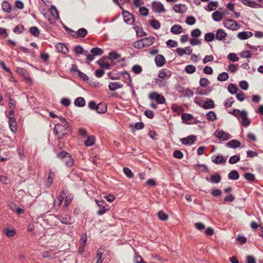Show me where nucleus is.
<instances>
[{"mask_svg":"<svg viewBox=\"0 0 263 263\" xmlns=\"http://www.w3.org/2000/svg\"><path fill=\"white\" fill-rule=\"evenodd\" d=\"M227 159L224 158L222 155L219 154L217 156L213 157L212 162L216 164L224 163L226 162Z\"/></svg>","mask_w":263,"mask_h":263,"instance_id":"19","label":"nucleus"},{"mask_svg":"<svg viewBox=\"0 0 263 263\" xmlns=\"http://www.w3.org/2000/svg\"><path fill=\"white\" fill-rule=\"evenodd\" d=\"M149 24L154 29H158L161 26L159 22L155 19L149 20Z\"/></svg>","mask_w":263,"mask_h":263,"instance_id":"34","label":"nucleus"},{"mask_svg":"<svg viewBox=\"0 0 263 263\" xmlns=\"http://www.w3.org/2000/svg\"><path fill=\"white\" fill-rule=\"evenodd\" d=\"M214 135L221 141H227L230 138V135L224 132L223 130L217 129Z\"/></svg>","mask_w":263,"mask_h":263,"instance_id":"9","label":"nucleus"},{"mask_svg":"<svg viewBox=\"0 0 263 263\" xmlns=\"http://www.w3.org/2000/svg\"><path fill=\"white\" fill-rule=\"evenodd\" d=\"M227 147L231 148H236L239 147L241 145V143L236 139H233L226 143Z\"/></svg>","mask_w":263,"mask_h":263,"instance_id":"23","label":"nucleus"},{"mask_svg":"<svg viewBox=\"0 0 263 263\" xmlns=\"http://www.w3.org/2000/svg\"><path fill=\"white\" fill-rule=\"evenodd\" d=\"M197 140V137L195 135H190L185 138L180 139L182 144L185 145H191Z\"/></svg>","mask_w":263,"mask_h":263,"instance_id":"11","label":"nucleus"},{"mask_svg":"<svg viewBox=\"0 0 263 263\" xmlns=\"http://www.w3.org/2000/svg\"><path fill=\"white\" fill-rule=\"evenodd\" d=\"M185 71L188 74H192L196 71V67L193 65H188L184 68Z\"/></svg>","mask_w":263,"mask_h":263,"instance_id":"49","label":"nucleus"},{"mask_svg":"<svg viewBox=\"0 0 263 263\" xmlns=\"http://www.w3.org/2000/svg\"><path fill=\"white\" fill-rule=\"evenodd\" d=\"M72 129L69 123L61 124L58 123L53 128V132L58 136L59 140L63 139L64 136L71 133Z\"/></svg>","mask_w":263,"mask_h":263,"instance_id":"1","label":"nucleus"},{"mask_svg":"<svg viewBox=\"0 0 263 263\" xmlns=\"http://www.w3.org/2000/svg\"><path fill=\"white\" fill-rule=\"evenodd\" d=\"M25 29L24 26L22 25H17L13 29V31L15 33L20 34L23 32Z\"/></svg>","mask_w":263,"mask_h":263,"instance_id":"52","label":"nucleus"},{"mask_svg":"<svg viewBox=\"0 0 263 263\" xmlns=\"http://www.w3.org/2000/svg\"><path fill=\"white\" fill-rule=\"evenodd\" d=\"M121 74L123 76V78L125 80H128L127 84L128 85H130V84L132 83V79L129 72L127 71H124L123 72H122Z\"/></svg>","mask_w":263,"mask_h":263,"instance_id":"59","label":"nucleus"},{"mask_svg":"<svg viewBox=\"0 0 263 263\" xmlns=\"http://www.w3.org/2000/svg\"><path fill=\"white\" fill-rule=\"evenodd\" d=\"M96 202L99 208L97 211L98 215H102L110 209V206L104 200H96Z\"/></svg>","mask_w":263,"mask_h":263,"instance_id":"5","label":"nucleus"},{"mask_svg":"<svg viewBox=\"0 0 263 263\" xmlns=\"http://www.w3.org/2000/svg\"><path fill=\"white\" fill-rule=\"evenodd\" d=\"M229 78V74L226 72H222L219 73L217 77V79L219 81H225Z\"/></svg>","mask_w":263,"mask_h":263,"instance_id":"47","label":"nucleus"},{"mask_svg":"<svg viewBox=\"0 0 263 263\" xmlns=\"http://www.w3.org/2000/svg\"><path fill=\"white\" fill-rule=\"evenodd\" d=\"M142 40L140 39L138 41L134 42L133 44V46L134 48L137 49H141L144 47V45L142 42Z\"/></svg>","mask_w":263,"mask_h":263,"instance_id":"50","label":"nucleus"},{"mask_svg":"<svg viewBox=\"0 0 263 263\" xmlns=\"http://www.w3.org/2000/svg\"><path fill=\"white\" fill-rule=\"evenodd\" d=\"M123 171L125 175L128 178H131L134 176V174L132 172V170L127 167H124L123 168Z\"/></svg>","mask_w":263,"mask_h":263,"instance_id":"54","label":"nucleus"},{"mask_svg":"<svg viewBox=\"0 0 263 263\" xmlns=\"http://www.w3.org/2000/svg\"><path fill=\"white\" fill-rule=\"evenodd\" d=\"M96 63L99 65L102 68H106L107 69H109L110 66V65L107 62H104V60L100 59L96 62Z\"/></svg>","mask_w":263,"mask_h":263,"instance_id":"41","label":"nucleus"},{"mask_svg":"<svg viewBox=\"0 0 263 263\" xmlns=\"http://www.w3.org/2000/svg\"><path fill=\"white\" fill-rule=\"evenodd\" d=\"M103 253H104L103 249H102L101 248H99L97 250V257L98 258L97 260H100L102 262L103 261V260H104V258H103Z\"/></svg>","mask_w":263,"mask_h":263,"instance_id":"58","label":"nucleus"},{"mask_svg":"<svg viewBox=\"0 0 263 263\" xmlns=\"http://www.w3.org/2000/svg\"><path fill=\"white\" fill-rule=\"evenodd\" d=\"M56 157L58 159L61 160L65 165L68 167L73 166L74 163V159L71 155L64 151L57 153Z\"/></svg>","mask_w":263,"mask_h":263,"instance_id":"2","label":"nucleus"},{"mask_svg":"<svg viewBox=\"0 0 263 263\" xmlns=\"http://www.w3.org/2000/svg\"><path fill=\"white\" fill-rule=\"evenodd\" d=\"M206 119L209 121H214L217 119V115L214 111H210L206 114Z\"/></svg>","mask_w":263,"mask_h":263,"instance_id":"39","label":"nucleus"},{"mask_svg":"<svg viewBox=\"0 0 263 263\" xmlns=\"http://www.w3.org/2000/svg\"><path fill=\"white\" fill-rule=\"evenodd\" d=\"M183 31V28L179 25H174L171 28V32L174 34H180Z\"/></svg>","mask_w":263,"mask_h":263,"instance_id":"27","label":"nucleus"},{"mask_svg":"<svg viewBox=\"0 0 263 263\" xmlns=\"http://www.w3.org/2000/svg\"><path fill=\"white\" fill-rule=\"evenodd\" d=\"M155 82L157 84L159 87L163 88L166 86L167 82L162 79L156 78Z\"/></svg>","mask_w":263,"mask_h":263,"instance_id":"55","label":"nucleus"},{"mask_svg":"<svg viewBox=\"0 0 263 263\" xmlns=\"http://www.w3.org/2000/svg\"><path fill=\"white\" fill-rule=\"evenodd\" d=\"M55 176L54 172H53L51 170H49V173L48 176L47 177V180L46 183V186L47 187H49L51 185V184L53 183V178Z\"/></svg>","mask_w":263,"mask_h":263,"instance_id":"26","label":"nucleus"},{"mask_svg":"<svg viewBox=\"0 0 263 263\" xmlns=\"http://www.w3.org/2000/svg\"><path fill=\"white\" fill-rule=\"evenodd\" d=\"M227 34L224 31L221 29H218L217 30L215 36V39L218 41H224Z\"/></svg>","mask_w":263,"mask_h":263,"instance_id":"17","label":"nucleus"},{"mask_svg":"<svg viewBox=\"0 0 263 263\" xmlns=\"http://www.w3.org/2000/svg\"><path fill=\"white\" fill-rule=\"evenodd\" d=\"M172 76V72L170 70L166 69H161L158 73V77L161 79L170 78Z\"/></svg>","mask_w":263,"mask_h":263,"instance_id":"18","label":"nucleus"},{"mask_svg":"<svg viewBox=\"0 0 263 263\" xmlns=\"http://www.w3.org/2000/svg\"><path fill=\"white\" fill-rule=\"evenodd\" d=\"M148 98L152 100H155L156 102L159 104H164L165 101V99L163 96L156 92L150 93Z\"/></svg>","mask_w":263,"mask_h":263,"instance_id":"7","label":"nucleus"},{"mask_svg":"<svg viewBox=\"0 0 263 263\" xmlns=\"http://www.w3.org/2000/svg\"><path fill=\"white\" fill-rule=\"evenodd\" d=\"M246 6L254 8H263V1H259L260 3H256V1H241Z\"/></svg>","mask_w":263,"mask_h":263,"instance_id":"12","label":"nucleus"},{"mask_svg":"<svg viewBox=\"0 0 263 263\" xmlns=\"http://www.w3.org/2000/svg\"><path fill=\"white\" fill-rule=\"evenodd\" d=\"M228 90L230 93L235 95L237 92L238 88L235 84L231 83L229 84Z\"/></svg>","mask_w":263,"mask_h":263,"instance_id":"44","label":"nucleus"},{"mask_svg":"<svg viewBox=\"0 0 263 263\" xmlns=\"http://www.w3.org/2000/svg\"><path fill=\"white\" fill-rule=\"evenodd\" d=\"M158 218L162 221H166L168 219V216L162 211H160L157 213Z\"/></svg>","mask_w":263,"mask_h":263,"instance_id":"46","label":"nucleus"},{"mask_svg":"<svg viewBox=\"0 0 263 263\" xmlns=\"http://www.w3.org/2000/svg\"><path fill=\"white\" fill-rule=\"evenodd\" d=\"M2 7L3 10L5 12L9 13L11 11V6L8 1H3L2 4Z\"/></svg>","mask_w":263,"mask_h":263,"instance_id":"36","label":"nucleus"},{"mask_svg":"<svg viewBox=\"0 0 263 263\" xmlns=\"http://www.w3.org/2000/svg\"><path fill=\"white\" fill-rule=\"evenodd\" d=\"M16 72L17 73L22 76L26 80L31 81V79L29 76V74L25 68L22 67H17L16 68Z\"/></svg>","mask_w":263,"mask_h":263,"instance_id":"15","label":"nucleus"},{"mask_svg":"<svg viewBox=\"0 0 263 263\" xmlns=\"http://www.w3.org/2000/svg\"><path fill=\"white\" fill-rule=\"evenodd\" d=\"M185 23L189 25H193L196 23V19L193 16H189L186 17Z\"/></svg>","mask_w":263,"mask_h":263,"instance_id":"60","label":"nucleus"},{"mask_svg":"<svg viewBox=\"0 0 263 263\" xmlns=\"http://www.w3.org/2000/svg\"><path fill=\"white\" fill-rule=\"evenodd\" d=\"M73 51L79 54H85V51L84 50L83 48L81 45H77L74 47Z\"/></svg>","mask_w":263,"mask_h":263,"instance_id":"53","label":"nucleus"},{"mask_svg":"<svg viewBox=\"0 0 263 263\" xmlns=\"http://www.w3.org/2000/svg\"><path fill=\"white\" fill-rule=\"evenodd\" d=\"M218 6V1H209L208 5L205 9L208 11H211L215 10Z\"/></svg>","mask_w":263,"mask_h":263,"instance_id":"29","label":"nucleus"},{"mask_svg":"<svg viewBox=\"0 0 263 263\" xmlns=\"http://www.w3.org/2000/svg\"><path fill=\"white\" fill-rule=\"evenodd\" d=\"M227 58L232 61V62H237L239 60V58L237 56V55L234 53H231L228 55Z\"/></svg>","mask_w":263,"mask_h":263,"instance_id":"64","label":"nucleus"},{"mask_svg":"<svg viewBox=\"0 0 263 263\" xmlns=\"http://www.w3.org/2000/svg\"><path fill=\"white\" fill-rule=\"evenodd\" d=\"M73 196L71 194H68L65 198L64 202V206L67 207L72 201L73 199Z\"/></svg>","mask_w":263,"mask_h":263,"instance_id":"57","label":"nucleus"},{"mask_svg":"<svg viewBox=\"0 0 263 263\" xmlns=\"http://www.w3.org/2000/svg\"><path fill=\"white\" fill-rule=\"evenodd\" d=\"M107 105L104 102H101L98 104L96 110L98 114H103L107 111Z\"/></svg>","mask_w":263,"mask_h":263,"instance_id":"25","label":"nucleus"},{"mask_svg":"<svg viewBox=\"0 0 263 263\" xmlns=\"http://www.w3.org/2000/svg\"><path fill=\"white\" fill-rule=\"evenodd\" d=\"M223 25L227 28L233 31L237 30L240 28V25L235 21L230 18H228L224 21Z\"/></svg>","mask_w":263,"mask_h":263,"instance_id":"6","label":"nucleus"},{"mask_svg":"<svg viewBox=\"0 0 263 263\" xmlns=\"http://www.w3.org/2000/svg\"><path fill=\"white\" fill-rule=\"evenodd\" d=\"M85 100L82 97H78L76 98L74 101V104L77 107H82L85 105Z\"/></svg>","mask_w":263,"mask_h":263,"instance_id":"33","label":"nucleus"},{"mask_svg":"<svg viewBox=\"0 0 263 263\" xmlns=\"http://www.w3.org/2000/svg\"><path fill=\"white\" fill-rule=\"evenodd\" d=\"M212 16L215 22H220L222 18V14L219 11H216L213 13Z\"/></svg>","mask_w":263,"mask_h":263,"instance_id":"35","label":"nucleus"},{"mask_svg":"<svg viewBox=\"0 0 263 263\" xmlns=\"http://www.w3.org/2000/svg\"><path fill=\"white\" fill-rule=\"evenodd\" d=\"M228 177L230 180H236L239 179V174L237 171L233 170L229 173Z\"/></svg>","mask_w":263,"mask_h":263,"instance_id":"32","label":"nucleus"},{"mask_svg":"<svg viewBox=\"0 0 263 263\" xmlns=\"http://www.w3.org/2000/svg\"><path fill=\"white\" fill-rule=\"evenodd\" d=\"M191 34L193 37H198L201 35V31L199 29L196 28L191 31Z\"/></svg>","mask_w":263,"mask_h":263,"instance_id":"63","label":"nucleus"},{"mask_svg":"<svg viewBox=\"0 0 263 263\" xmlns=\"http://www.w3.org/2000/svg\"><path fill=\"white\" fill-rule=\"evenodd\" d=\"M95 143V137L94 136H88L84 142L85 145L90 146L93 145Z\"/></svg>","mask_w":263,"mask_h":263,"instance_id":"38","label":"nucleus"},{"mask_svg":"<svg viewBox=\"0 0 263 263\" xmlns=\"http://www.w3.org/2000/svg\"><path fill=\"white\" fill-rule=\"evenodd\" d=\"M243 176L249 182H254L255 180V175L251 173H246L244 174Z\"/></svg>","mask_w":263,"mask_h":263,"instance_id":"48","label":"nucleus"},{"mask_svg":"<svg viewBox=\"0 0 263 263\" xmlns=\"http://www.w3.org/2000/svg\"><path fill=\"white\" fill-rule=\"evenodd\" d=\"M194 119V116L190 114H183L181 115V119L186 124Z\"/></svg>","mask_w":263,"mask_h":263,"instance_id":"37","label":"nucleus"},{"mask_svg":"<svg viewBox=\"0 0 263 263\" xmlns=\"http://www.w3.org/2000/svg\"><path fill=\"white\" fill-rule=\"evenodd\" d=\"M142 42L144 45V47H148L152 45L155 40V38L154 36H150V37H145L144 39H142Z\"/></svg>","mask_w":263,"mask_h":263,"instance_id":"30","label":"nucleus"},{"mask_svg":"<svg viewBox=\"0 0 263 263\" xmlns=\"http://www.w3.org/2000/svg\"><path fill=\"white\" fill-rule=\"evenodd\" d=\"M194 168L196 171L204 172V173H208L209 170L206 166L205 164H196L194 165Z\"/></svg>","mask_w":263,"mask_h":263,"instance_id":"31","label":"nucleus"},{"mask_svg":"<svg viewBox=\"0 0 263 263\" xmlns=\"http://www.w3.org/2000/svg\"><path fill=\"white\" fill-rule=\"evenodd\" d=\"M116 5L119 6L121 9H122V14L123 17L124 21L125 23L131 25L133 24L134 21L133 15L128 12L127 11L123 9L122 5L124 4V3H122L123 1H114Z\"/></svg>","mask_w":263,"mask_h":263,"instance_id":"3","label":"nucleus"},{"mask_svg":"<svg viewBox=\"0 0 263 263\" xmlns=\"http://www.w3.org/2000/svg\"><path fill=\"white\" fill-rule=\"evenodd\" d=\"M155 62L157 67H161L165 64L166 60L163 55L158 54L155 58Z\"/></svg>","mask_w":263,"mask_h":263,"instance_id":"14","label":"nucleus"},{"mask_svg":"<svg viewBox=\"0 0 263 263\" xmlns=\"http://www.w3.org/2000/svg\"><path fill=\"white\" fill-rule=\"evenodd\" d=\"M187 7L185 5L182 4H175L173 7V10L177 13H183L187 10Z\"/></svg>","mask_w":263,"mask_h":263,"instance_id":"16","label":"nucleus"},{"mask_svg":"<svg viewBox=\"0 0 263 263\" xmlns=\"http://www.w3.org/2000/svg\"><path fill=\"white\" fill-rule=\"evenodd\" d=\"M29 32L34 36L38 37L40 33V31L37 27L32 26L29 28Z\"/></svg>","mask_w":263,"mask_h":263,"instance_id":"42","label":"nucleus"},{"mask_svg":"<svg viewBox=\"0 0 263 263\" xmlns=\"http://www.w3.org/2000/svg\"><path fill=\"white\" fill-rule=\"evenodd\" d=\"M152 7L153 10L156 13H161L165 11L164 5L158 1H153Z\"/></svg>","mask_w":263,"mask_h":263,"instance_id":"8","label":"nucleus"},{"mask_svg":"<svg viewBox=\"0 0 263 263\" xmlns=\"http://www.w3.org/2000/svg\"><path fill=\"white\" fill-rule=\"evenodd\" d=\"M88 51H85V55L86 56V60L89 62H91L94 59V57L101 55L104 51L102 49L99 47H94L91 49V54H88Z\"/></svg>","mask_w":263,"mask_h":263,"instance_id":"4","label":"nucleus"},{"mask_svg":"<svg viewBox=\"0 0 263 263\" xmlns=\"http://www.w3.org/2000/svg\"><path fill=\"white\" fill-rule=\"evenodd\" d=\"M56 49L59 52H62L64 54H67L69 52L68 48L66 46V45L62 43H59L57 44L55 46Z\"/></svg>","mask_w":263,"mask_h":263,"instance_id":"21","label":"nucleus"},{"mask_svg":"<svg viewBox=\"0 0 263 263\" xmlns=\"http://www.w3.org/2000/svg\"><path fill=\"white\" fill-rule=\"evenodd\" d=\"M123 87V85L118 82H110L108 85V88L110 91H115Z\"/></svg>","mask_w":263,"mask_h":263,"instance_id":"24","label":"nucleus"},{"mask_svg":"<svg viewBox=\"0 0 263 263\" xmlns=\"http://www.w3.org/2000/svg\"><path fill=\"white\" fill-rule=\"evenodd\" d=\"M210 83V82L209 80L205 78H202L200 79L199 81V84L200 86L201 87H206L208 85H209Z\"/></svg>","mask_w":263,"mask_h":263,"instance_id":"56","label":"nucleus"},{"mask_svg":"<svg viewBox=\"0 0 263 263\" xmlns=\"http://www.w3.org/2000/svg\"><path fill=\"white\" fill-rule=\"evenodd\" d=\"M197 98H195L194 99V102L199 105V106L202 107L204 109H209L213 108L215 107V104L214 102V101L212 99H208L205 102V103L202 104L201 103H197Z\"/></svg>","mask_w":263,"mask_h":263,"instance_id":"10","label":"nucleus"},{"mask_svg":"<svg viewBox=\"0 0 263 263\" xmlns=\"http://www.w3.org/2000/svg\"><path fill=\"white\" fill-rule=\"evenodd\" d=\"M87 33H88L87 30L84 28H82L79 29L77 30V34H76L77 35L76 36L78 38H79V37H85V36H86Z\"/></svg>","mask_w":263,"mask_h":263,"instance_id":"40","label":"nucleus"},{"mask_svg":"<svg viewBox=\"0 0 263 263\" xmlns=\"http://www.w3.org/2000/svg\"><path fill=\"white\" fill-rule=\"evenodd\" d=\"M239 160L240 156L239 155H234L230 158L229 162L231 164H234L237 163Z\"/></svg>","mask_w":263,"mask_h":263,"instance_id":"51","label":"nucleus"},{"mask_svg":"<svg viewBox=\"0 0 263 263\" xmlns=\"http://www.w3.org/2000/svg\"><path fill=\"white\" fill-rule=\"evenodd\" d=\"M60 221L61 223L66 225L72 223L71 217L70 215L68 214H65L64 216H61Z\"/></svg>","mask_w":263,"mask_h":263,"instance_id":"28","label":"nucleus"},{"mask_svg":"<svg viewBox=\"0 0 263 263\" xmlns=\"http://www.w3.org/2000/svg\"><path fill=\"white\" fill-rule=\"evenodd\" d=\"M9 126L11 130L13 133H16L17 131V124L15 117L10 118L8 121Z\"/></svg>","mask_w":263,"mask_h":263,"instance_id":"22","label":"nucleus"},{"mask_svg":"<svg viewBox=\"0 0 263 263\" xmlns=\"http://www.w3.org/2000/svg\"><path fill=\"white\" fill-rule=\"evenodd\" d=\"M204 39L206 42H211L215 39V36L213 32H208L205 34Z\"/></svg>","mask_w":263,"mask_h":263,"instance_id":"43","label":"nucleus"},{"mask_svg":"<svg viewBox=\"0 0 263 263\" xmlns=\"http://www.w3.org/2000/svg\"><path fill=\"white\" fill-rule=\"evenodd\" d=\"M253 33L251 31H242L237 34V36L241 40H247L252 36Z\"/></svg>","mask_w":263,"mask_h":263,"instance_id":"20","label":"nucleus"},{"mask_svg":"<svg viewBox=\"0 0 263 263\" xmlns=\"http://www.w3.org/2000/svg\"><path fill=\"white\" fill-rule=\"evenodd\" d=\"M132 71L136 74L140 73L142 71V69L141 66H140L139 65H135L132 67Z\"/></svg>","mask_w":263,"mask_h":263,"instance_id":"62","label":"nucleus"},{"mask_svg":"<svg viewBox=\"0 0 263 263\" xmlns=\"http://www.w3.org/2000/svg\"><path fill=\"white\" fill-rule=\"evenodd\" d=\"M205 179L207 181L212 183H218L221 180V176L219 173H216L211 175L210 177H206Z\"/></svg>","mask_w":263,"mask_h":263,"instance_id":"13","label":"nucleus"},{"mask_svg":"<svg viewBox=\"0 0 263 263\" xmlns=\"http://www.w3.org/2000/svg\"><path fill=\"white\" fill-rule=\"evenodd\" d=\"M120 57L121 55L120 54L115 51H112L108 54V59L111 60H117L118 58H120Z\"/></svg>","mask_w":263,"mask_h":263,"instance_id":"45","label":"nucleus"},{"mask_svg":"<svg viewBox=\"0 0 263 263\" xmlns=\"http://www.w3.org/2000/svg\"><path fill=\"white\" fill-rule=\"evenodd\" d=\"M4 231L6 236L9 237H13L15 234V231L14 229H9L7 228L5 229Z\"/></svg>","mask_w":263,"mask_h":263,"instance_id":"61","label":"nucleus"}]
</instances>
